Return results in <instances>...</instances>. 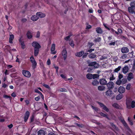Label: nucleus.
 Returning a JSON list of instances; mask_svg holds the SVG:
<instances>
[{
	"label": "nucleus",
	"mask_w": 135,
	"mask_h": 135,
	"mask_svg": "<svg viewBox=\"0 0 135 135\" xmlns=\"http://www.w3.org/2000/svg\"><path fill=\"white\" fill-rule=\"evenodd\" d=\"M131 103V107L132 108H134L135 106V102L133 100L132 101L131 103V101L130 100H127L126 102V104L127 106V107L128 109L130 108L131 106H130Z\"/></svg>",
	"instance_id": "f257e3e1"
},
{
	"label": "nucleus",
	"mask_w": 135,
	"mask_h": 135,
	"mask_svg": "<svg viewBox=\"0 0 135 135\" xmlns=\"http://www.w3.org/2000/svg\"><path fill=\"white\" fill-rule=\"evenodd\" d=\"M30 61L32 64V67L33 69H34L36 68L37 65V63L36 61L33 57L31 56L30 58Z\"/></svg>",
	"instance_id": "f03ea898"
},
{
	"label": "nucleus",
	"mask_w": 135,
	"mask_h": 135,
	"mask_svg": "<svg viewBox=\"0 0 135 135\" xmlns=\"http://www.w3.org/2000/svg\"><path fill=\"white\" fill-rule=\"evenodd\" d=\"M100 106L103 109L107 112H108L109 110L108 108L103 103L99 102H97Z\"/></svg>",
	"instance_id": "7ed1b4c3"
},
{
	"label": "nucleus",
	"mask_w": 135,
	"mask_h": 135,
	"mask_svg": "<svg viewBox=\"0 0 135 135\" xmlns=\"http://www.w3.org/2000/svg\"><path fill=\"white\" fill-rule=\"evenodd\" d=\"M67 52L65 48H64L62 52V55L63 56L64 60L66 59L67 57Z\"/></svg>",
	"instance_id": "20e7f679"
},
{
	"label": "nucleus",
	"mask_w": 135,
	"mask_h": 135,
	"mask_svg": "<svg viewBox=\"0 0 135 135\" xmlns=\"http://www.w3.org/2000/svg\"><path fill=\"white\" fill-rule=\"evenodd\" d=\"M107 86L109 89H112L114 87V84L112 81H110L107 84Z\"/></svg>",
	"instance_id": "39448f33"
},
{
	"label": "nucleus",
	"mask_w": 135,
	"mask_h": 135,
	"mask_svg": "<svg viewBox=\"0 0 135 135\" xmlns=\"http://www.w3.org/2000/svg\"><path fill=\"white\" fill-rule=\"evenodd\" d=\"M22 74L25 76L27 77H30L31 76L30 73L27 71L23 70Z\"/></svg>",
	"instance_id": "423d86ee"
},
{
	"label": "nucleus",
	"mask_w": 135,
	"mask_h": 135,
	"mask_svg": "<svg viewBox=\"0 0 135 135\" xmlns=\"http://www.w3.org/2000/svg\"><path fill=\"white\" fill-rule=\"evenodd\" d=\"M105 94L107 96L111 97L114 94L112 90L109 89L105 92Z\"/></svg>",
	"instance_id": "0eeeda50"
},
{
	"label": "nucleus",
	"mask_w": 135,
	"mask_h": 135,
	"mask_svg": "<svg viewBox=\"0 0 135 135\" xmlns=\"http://www.w3.org/2000/svg\"><path fill=\"white\" fill-rule=\"evenodd\" d=\"M32 46L35 48L39 49L41 46L39 44L36 42H34L32 44Z\"/></svg>",
	"instance_id": "6e6552de"
},
{
	"label": "nucleus",
	"mask_w": 135,
	"mask_h": 135,
	"mask_svg": "<svg viewBox=\"0 0 135 135\" xmlns=\"http://www.w3.org/2000/svg\"><path fill=\"white\" fill-rule=\"evenodd\" d=\"M55 44H52L51 47V52L53 54H55L56 53V52L55 51Z\"/></svg>",
	"instance_id": "1a4fd4ad"
},
{
	"label": "nucleus",
	"mask_w": 135,
	"mask_h": 135,
	"mask_svg": "<svg viewBox=\"0 0 135 135\" xmlns=\"http://www.w3.org/2000/svg\"><path fill=\"white\" fill-rule=\"evenodd\" d=\"M129 51V49L126 47H123L121 49V52L123 53H127Z\"/></svg>",
	"instance_id": "9d476101"
},
{
	"label": "nucleus",
	"mask_w": 135,
	"mask_h": 135,
	"mask_svg": "<svg viewBox=\"0 0 135 135\" xmlns=\"http://www.w3.org/2000/svg\"><path fill=\"white\" fill-rule=\"evenodd\" d=\"M125 91V88L123 86H120L118 88V91L120 93H123Z\"/></svg>",
	"instance_id": "9b49d317"
},
{
	"label": "nucleus",
	"mask_w": 135,
	"mask_h": 135,
	"mask_svg": "<svg viewBox=\"0 0 135 135\" xmlns=\"http://www.w3.org/2000/svg\"><path fill=\"white\" fill-rule=\"evenodd\" d=\"M99 82L100 84L102 85H105L107 84V82L104 79H100L99 80Z\"/></svg>",
	"instance_id": "f8f14e48"
},
{
	"label": "nucleus",
	"mask_w": 135,
	"mask_h": 135,
	"mask_svg": "<svg viewBox=\"0 0 135 135\" xmlns=\"http://www.w3.org/2000/svg\"><path fill=\"white\" fill-rule=\"evenodd\" d=\"M36 15L40 18H43L45 16V15L44 13L41 12H37Z\"/></svg>",
	"instance_id": "ddd939ff"
},
{
	"label": "nucleus",
	"mask_w": 135,
	"mask_h": 135,
	"mask_svg": "<svg viewBox=\"0 0 135 135\" xmlns=\"http://www.w3.org/2000/svg\"><path fill=\"white\" fill-rule=\"evenodd\" d=\"M84 52L82 51L80 52H78L75 53V55L77 57H81L84 54Z\"/></svg>",
	"instance_id": "4468645a"
},
{
	"label": "nucleus",
	"mask_w": 135,
	"mask_h": 135,
	"mask_svg": "<svg viewBox=\"0 0 135 135\" xmlns=\"http://www.w3.org/2000/svg\"><path fill=\"white\" fill-rule=\"evenodd\" d=\"M30 115V113L28 111H27L24 117V121L25 122H26L27 120Z\"/></svg>",
	"instance_id": "2eb2a0df"
},
{
	"label": "nucleus",
	"mask_w": 135,
	"mask_h": 135,
	"mask_svg": "<svg viewBox=\"0 0 135 135\" xmlns=\"http://www.w3.org/2000/svg\"><path fill=\"white\" fill-rule=\"evenodd\" d=\"M133 78V74L131 73H129L127 77V79L128 81L130 80Z\"/></svg>",
	"instance_id": "dca6fc26"
},
{
	"label": "nucleus",
	"mask_w": 135,
	"mask_h": 135,
	"mask_svg": "<svg viewBox=\"0 0 135 135\" xmlns=\"http://www.w3.org/2000/svg\"><path fill=\"white\" fill-rule=\"evenodd\" d=\"M128 68L127 66H124L123 69L122 71L124 74L126 73L128 71Z\"/></svg>",
	"instance_id": "f3484780"
},
{
	"label": "nucleus",
	"mask_w": 135,
	"mask_h": 135,
	"mask_svg": "<svg viewBox=\"0 0 135 135\" xmlns=\"http://www.w3.org/2000/svg\"><path fill=\"white\" fill-rule=\"evenodd\" d=\"M38 18V17L37 15H33L31 17V20L33 21H36Z\"/></svg>",
	"instance_id": "a211bd4d"
},
{
	"label": "nucleus",
	"mask_w": 135,
	"mask_h": 135,
	"mask_svg": "<svg viewBox=\"0 0 135 135\" xmlns=\"http://www.w3.org/2000/svg\"><path fill=\"white\" fill-rule=\"evenodd\" d=\"M45 132L43 130H40L38 132V135H45Z\"/></svg>",
	"instance_id": "6ab92c4d"
},
{
	"label": "nucleus",
	"mask_w": 135,
	"mask_h": 135,
	"mask_svg": "<svg viewBox=\"0 0 135 135\" xmlns=\"http://www.w3.org/2000/svg\"><path fill=\"white\" fill-rule=\"evenodd\" d=\"M133 7H129L128 8V10L129 12L132 14H133L134 12V10Z\"/></svg>",
	"instance_id": "aec40b11"
},
{
	"label": "nucleus",
	"mask_w": 135,
	"mask_h": 135,
	"mask_svg": "<svg viewBox=\"0 0 135 135\" xmlns=\"http://www.w3.org/2000/svg\"><path fill=\"white\" fill-rule=\"evenodd\" d=\"M35 92L38 93L41 96V97L42 99L44 100V97L43 95H42V94L38 90V89H35Z\"/></svg>",
	"instance_id": "412c9836"
},
{
	"label": "nucleus",
	"mask_w": 135,
	"mask_h": 135,
	"mask_svg": "<svg viewBox=\"0 0 135 135\" xmlns=\"http://www.w3.org/2000/svg\"><path fill=\"white\" fill-rule=\"evenodd\" d=\"M22 37H21L19 40V41L21 43V46L22 48L24 49L25 47V45L23 42L22 41Z\"/></svg>",
	"instance_id": "4be33fe9"
},
{
	"label": "nucleus",
	"mask_w": 135,
	"mask_h": 135,
	"mask_svg": "<svg viewBox=\"0 0 135 135\" xmlns=\"http://www.w3.org/2000/svg\"><path fill=\"white\" fill-rule=\"evenodd\" d=\"M26 35L28 38L30 39L32 37V33L30 31L27 32Z\"/></svg>",
	"instance_id": "5701e85b"
},
{
	"label": "nucleus",
	"mask_w": 135,
	"mask_h": 135,
	"mask_svg": "<svg viewBox=\"0 0 135 135\" xmlns=\"http://www.w3.org/2000/svg\"><path fill=\"white\" fill-rule=\"evenodd\" d=\"M123 97V95L122 94H119L116 97V99L117 100H119L121 99Z\"/></svg>",
	"instance_id": "b1692460"
},
{
	"label": "nucleus",
	"mask_w": 135,
	"mask_h": 135,
	"mask_svg": "<svg viewBox=\"0 0 135 135\" xmlns=\"http://www.w3.org/2000/svg\"><path fill=\"white\" fill-rule=\"evenodd\" d=\"M14 36L13 35H10L9 42L10 43H12V41L14 38Z\"/></svg>",
	"instance_id": "393cba45"
},
{
	"label": "nucleus",
	"mask_w": 135,
	"mask_h": 135,
	"mask_svg": "<svg viewBox=\"0 0 135 135\" xmlns=\"http://www.w3.org/2000/svg\"><path fill=\"white\" fill-rule=\"evenodd\" d=\"M105 89V87L103 86H99L98 87V89L100 91H103Z\"/></svg>",
	"instance_id": "a878e982"
},
{
	"label": "nucleus",
	"mask_w": 135,
	"mask_h": 135,
	"mask_svg": "<svg viewBox=\"0 0 135 135\" xmlns=\"http://www.w3.org/2000/svg\"><path fill=\"white\" fill-rule=\"evenodd\" d=\"M97 32L98 33H101L102 32V31L101 29L99 27H98L96 29Z\"/></svg>",
	"instance_id": "bb28decb"
},
{
	"label": "nucleus",
	"mask_w": 135,
	"mask_h": 135,
	"mask_svg": "<svg viewBox=\"0 0 135 135\" xmlns=\"http://www.w3.org/2000/svg\"><path fill=\"white\" fill-rule=\"evenodd\" d=\"M39 49L35 48L34 49V55L35 56H37L39 52Z\"/></svg>",
	"instance_id": "cd10ccee"
},
{
	"label": "nucleus",
	"mask_w": 135,
	"mask_h": 135,
	"mask_svg": "<svg viewBox=\"0 0 135 135\" xmlns=\"http://www.w3.org/2000/svg\"><path fill=\"white\" fill-rule=\"evenodd\" d=\"M96 55L94 53H91L88 56L89 58L91 59H94L96 57Z\"/></svg>",
	"instance_id": "c85d7f7f"
},
{
	"label": "nucleus",
	"mask_w": 135,
	"mask_h": 135,
	"mask_svg": "<svg viewBox=\"0 0 135 135\" xmlns=\"http://www.w3.org/2000/svg\"><path fill=\"white\" fill-rule=\"evenodd\" d=\"M87 78L89 79H92L93 76L90 73L87 74L86 75Z\"/></svg>",
	"instance_id": "c756f323"
},
{
	"label": "nucleus",
	"mask_w": 135,
	"mask_h": 135,
	"mask_svg": "<svg viewBox=\"0 0 135 135\" xmlns=\"http://www.w3.org/2000/svg\"><path fill=\"white\" fill-rule=\"evenodd\" d=\"M112 106L117 109H119L120 108L119 106L117 103H114L112 104Z\"/></svg>",
	"instance_id": "7c9ffc66"
},
{
	"label": "nucleus",
	"mask_w": 135,
	"mask_h": 135,
	"mask_svg": "<svg viewBox=\"0 0 135 135\" xmlns=\"http://www.w3.org/2000/svg\"><path fill=\"white\" fill-rule=\"evenodd\" d=\"M92 84L93 85L96 86L98 84L99 82L97 80H95L92 82Z\"/></svg>",
	"instance_id": "2f4dec72"
},
{
	"label": "nucleus",
	"mask_w": 135,
	"mask_h": 135,
	"mask_svg": "<svg viewBox=\"0 0 135 135\" xmlns=\"http://www.w3.org/2000/svg\"><path fill=\"white\" fill-rule=\"evenodd\" d=\"M88 65L89 66H94V64L95 63V62H88Z\"/></svg>",
	"instance_id": "473e14b6"
},
{
	"label": "nucleus",
	"mask_w": 135,
	"mask_h": 135,
	"mask_svg": "<svg viewBox=\"0 0 135 135\" xmlns=\"http://www.w3.org/2000/svg\"><path fill=\"white\" fill-rule=\"evenodd\" d=\"M75 124L80 128H83L84 127V125L83 124H79L77 123H76Z\"/></svg>",
	"instance_id": "72a5a7b5"
},
{
	"label": "nucleus",
	"mask_w": 135,
	"mask_h": 135,
	"mask_svg": "<svg viewBox=\"0 0 135 135\" xmlns=\"http://www.w3.org/2000/svg\"><path fill=\"white\" fill-rule=\"evenodd\" d=\"M130 5L131 7H133L135 9V2H131L130 4Z\"/></svg>",
	"instance_id": "f704fd0d"
},
{
	"label": "nucleus",
	"mask_w": 135,
	"mask_h": 135,
	"mask_svg": "<svg viewBox=\"0 0 135 135\" xmlns=\"http://www.w3.org/2000/svg\"><path fill=\"white\" fill-rule=\"evenodd\" d=\"M100 114L102 116L104 117H105L109 119L108 117L107 116V115L106 114H105L102 112L100 113Z\"/></svg>",
	"instance_id": "c9c22d12"
},
{
	"label": "nucleus",
	"mask_w": 135,
	"mask_h": 135,
	"mask_svg": "<svg viewBox=\"0 0 135 135\" xmlns=\"http://www.w3.org/2000/svg\"><path fill=\"white\" fill-rule=\"evenodd\" d=\"M121 68V66H119L117 68H116L115 69L114 72H117L120 70Z\"/></svg>",
	"instance_id": "e433bc0d"
},
{
	"label": "nucleus",
	"mask_w": 135,
	"mask_h": 135,
	"mask_svg": "<svg viewBox=\"0 0 135 135\" xmlns=\"http://www.w3.org/2000/svg\"><path fill=\"white\" fill-rule=\"evenodd\" d=\"M69 44L72 47H74V42L72 40H71L69 42Z\"/></svg>",
	"instance_id": "4c0bfd02"
},
{
	"label": "nucleus",
	"mask_w": 135,
	"mask_h": 135,
	"mask_svg": "<svg viewBox=\"0 0 135 135\" xmlns=\"http://www.w3.org/2000/svg\"><path fill=\"white\" fill-rule=\"evenodd\" d=\"M122 81L120 79L118 80L116 82V84L118 85H120Z\"/></svg>",
	"instance_id": "58836bf2"
},
{
	"label": "nucleus",
	"mask_w": 135,
	"mask_h": 135,
	"mask_svg": "<svg viewBox=\"0 0 135 135\" xmlns=\"http://www.w3.org/2000/svg\"><path fill=\"white\" fill-rule=\"evenodd\" d=\"M93 76V78H92L93 79H95V78H98L99 76V75H98L97 74H94L92 75Z\"/></svg>",
	"instance_id": "ea45409f"
},
{
	"label": "nucleus",
	"mask_w": 135,
	"mask_h": 135,
	"mask_svg": "<svg viewBox=\"0 0 135 135\" xmlns=\"http://www.w3.org/2000/svg\"><path fill=\"white\" fill-rule=\"evenodd\" d=\"M101 39L100 38L98 37L96 39L94 40V41L95 42H99L100 41Z\"/></svg>",
	"instance_id": "a19ab883"
},
{
	"label": "nucleus",
	"mask_w": 135,
	"mask_h": 135,
	"mask_svg": "<svg viewBox=\"0 0 135 135\" xmlns=\"http://www.w3.org/2000/svg\"><path fill=\"white\" fill-rule=\"evenodd\" d=\"M115 79V77H114V75L113 74H112L111 75V76L109 78L110 80V81L113 80Z\"/></svg>",
	"instance_id": "79ce46f5"
},
{
	"label": "nucleus",
	"mask_w": 135,
	"mask_h": 135,
	"mask_svg": "<svg viewBox=\"0 0 135 135\" xmlns=\"http://www.w3.org/2000/svg\"><path fill=\"white\" fill-rule=\"evenodd\" d=\"M99 66V65L97 63V62H95V63L94 64V65L93 66L94 67V68H98Z\"/></svg>",
	"instance_id": "37998d69"
},
{
	"label": "nucleus",
	"mask_w": 135,
	"mask_h": 135,
	"mask_svg": "<svg viewBox=\"0 0 135 135\" xmlns=\"http://www.w3.org/2000/svg\"><path fill=\"white\" fill-rule=\"evenodd\" d=\"M131 85L130 84H128L127 85L126 89L128 90H130L131 88Z\"/></svg>",
	"instance_id": "c03bdc74"
},
{
	"label": "nucleus",
	"mask_w": 135,
	"mask_h": 135,
	"mask_svg": "<svg viewBox=\"0 0 135 135\" xmlns=\"http://www.w3.org/2000/svg\"><path fill=\"white\" fill-rule=\"evenodd\" d=\"M127 57V55L126 54H123L121 56L120 58L122 59H124L126 58Z\"/></svg>",
	"instance_id": "a18cd8bd"
},
{
	"label": "nucleus",
	"mask_w": 135,
	"mask_h": 135,
	"mask_svg": "<svg viewBox=\"0 0 135 135\" xmlns=\"http://www.w3.org/2000/svg\"><path fill=\"white\" fill-rule=\"evenodd\" d=\"M91 107L94 110L96 111H97L98 110V108L97 107H95L92 105L91 106Z\"/></svg>",
	"instance_id": "49530a36"
},
{
	"label": "nucleus",
	"mask_w": 135,
	"mask_h": 135,
	"mask_svg": "<svg viewBox=\"0 0 135 135\" xmlns=\"http://www.w3.org/2000/svg\"><path fill=\"white\" fill-rule=\"evenodd\" d=\"M59 91L61 92H65L66 91V90L65 89L61 88L59 89Z\"/></svg>",
	"instance_id": "de8ad7c7"
},
{
	"label": "nucleus",
	"mask_w": 135,
	"mask_h": 135,
	"mask_svg": "<svg viewBox=\"0 0 135 135\" xmlns=\"http://www.w3.org/2000/svg\"><path fill=\"white\" fill-rule=\"evenodd\" d=\"M122 122L124 126L125 127L127 126V124L124 120H122Z\"/></svg>",
	"instance_id": "09e8293b"
},
{
	"label": "nucleus",
	"mask_w": 135,
	"mask_h": 135,
	"mask_svg": "<svg viewBox=\"0 0 135 135\" xmlns=\"http://www.w3.org/2000/svg\"><path fill=\"white\" fill-rule=\"evenodd\" d=\"M88 53H84V54L82 55V57L83 58L87 56L88 55Z\"/></svg>",
	"instance_id": "8fccbe9b"
},
{
	"label": "nucleus",
	"mask_w": 135,
	"mask_h": 135,
	"mask_svg": "<svg viewBox=\"0 0 135 135\" xmlns=\"http://www.w3.org/2000/svg\"><path fill=\"white\" fill-rule=\"evenodd\" d=\"M47 64L48 65H49L51 64V61L49 59H48L47 62Z\"/></svg>",
	"instance_id": "3c124183"
},
{
	"label": "nucleus",
	"mask_w": 135,
	"mask_h": 135,
	"mask_svg": "<svg viewBox=\"0 0 135 135\" xmlns=\"http://www.w3.org/2000/svg\"><path fill=\"white\" fill-rule=\"evenodd\" d=\"M128 120L129 122V124L131 125H133V122L131 120H130L129 117H128Z\"/></svg>",
	"instance_id": "603ef678"
},
{
	"label": "nucleus",
	"mask_w": 135,
	"mask_h": 135,
	"mask_svg": "<svg viewBox=\"0 0 135 135\" xmlns=\"http://www.w3.org/2000/svg\"><path fill=\"white\" fill-rule=\"evenodd\" d=\"M127 82V80L126 79H124L122 80V83L123 84H125Z\"/></svg>",
	"instance_id": "864d4df0"
},
{
	"label": "nucleus",
	"mask_w": 135,
	"mask_h": 135,
	"mask_svg": "<svg viewBox=\"0 0 135 135\" xmlns=\"http://www.w3.org/2000/svg\"><path fill=\"white\" fill-rule=\"evenodd\" d=\"M40 99V97L39 96H38L36 97L35 98V100L36 101H38Z\"/></svg>",
	"instance_id": "5fc2aeb1"
},
{
	"label": "nucleus",
	"mask_w": 135,
	"mask_h": 135,
	"mask_svg": "<svg viewBox=\"0 0 135 135\" xmlns=\"http://www.w3.org/2000/svg\"><path fill=\"white\" fill-rule=\"evenodd\" d=\"M119 79L120 80L123 77V76L122 75L120 74H119V76H118Z\"/></svg>",
	"instance_id": "6e6d98bb"
},
{
	"label": "nucleus",
	"mask_w": 135,
	"mask_h": 135,
	"mask_svg": "<svg viewBox=\"0 0 135 135\" xmlns=\"http://www.w3.org/2000/svg\"><path fill=\"white\" fill-rule=\"evenodd\" d=\"M40 33L39 32H38L36 35V36L37 38H38L40 37Z\"/></svg>",
	"instance_id": "4d7b16f0"
},
{
	"label": "nucleus",
	"mask_w": 135,
	"mask_h": 135,
	"mask_svg": "<svg viewBox=\"0 0 135 135\" xmlns=\"http://www.w3.org/2000/svg\"><path fill=\"white\" fill-rule=\"evenodd\" d=\"M135 70V66L134 65H133L132 68L131 69V71L133 72H134Z\"/></svg>",
	"instance_id": "13d9d810"
},
{
	"label": "nucleus",
	"mask_w": 135,
	"mask_h": 135,
	"mask_svg": "<svg viewBox=\"0 0 135 135\" xmlns=\"http://www.w3.org/2000/svg\"><path fill=\"white\" fill-rule=\"evenodd\" d=\"M94 45V44L92 43H89L88 44L89 47H91L92 46Z\"/></svg>",
	"instance_id": "bf43d9fd"
},
{
	"label": "nucleus",
	"mask_w": 135,
	"mask_h": 135,
	"mask_svg": "<svg viewBox=\"0 0 135 135\" xmlns=\"http://www.w3.org/2000/svg\"><path fill=\"white\" fill-rule=\"evenodd\" d=\"M103 25L105 27V28H106L107 29H108V30H110V28H108L107 26L104 23H103Z\"/></svg>",
	"instance_id": "052dcab7"
},
{
	"label": "nucleus",
	"mask_w": 135,
	"mask_h": 135,
	"mask_svg": "<svg viewBox=\"0 0 135 135\" xmlns=\"http://www.w3.org/2000/svg\"><path fill=\"white\" fill-rule=\"evenodd\" d=\"M60 76L62 78H63L64 79H65L66 78V76L64 75L61 74L60 75Z\"/></svg>",
	"instance_id": "680f3d73"
},
{
	"label": "nucleus",
	"mask_w": 135,
	"mask_h": 135,
	"mask_svg": "<svg viewBox=\"0 0 135 135\" xmlns=\"http://www.w3.org/2000/svg\"><path fill=\"white\" fill-rule=\"evenodd\" d=\"M70 37V36H67L65 38V39L66 40H68L69 39Z\"/></svg>",
	"instance_id": "e2e57ef3"
},
{
	"label": "nucleus",
	"mask_w": 135,
	"mask_h": 135,
	"mask_svg": "<svg viewBox=\"0 0 135 135\" xmlns=\"http://www.w3.org/2000/svg\"><path fill=\"white\" fill-rule=\"evenodd\" d=\"M91 27V26L90 25H88L86 27V29H88L90 28Z\"/></svg>",
	"instance_id": "0e129e2a"
},
{
	"label": "nucleus",
	"mask_w": 135,
	"mask_h": 135,
	"mask_svg": "<svg viewBox=\"0 0 135 135\" xmlns=\"http://www.w3.org/2000/svg\"><path fill=\"white\" fill-rule=\"evenodd\" d=\"M43 86H44L45 87V88H47L49 89V88H50L49 86L47 85V84H44L43 85Z\"/></svg>",
	"instance_id": "69168bd1"
},
{
	"label": "nucleus",
	"mask_w": 135,
	"mask_h": 135,
	"mask_svg": "<svg viewBox=\"0 0 135 135\" xmlns=\"http://www.w3.org/2000/svg\"><path fill=\"white\" fill-rule=\"evenodd\" d=\"M7 86V85L5 83H3L2 84V87L4 88H6Z\"/></svg>",
	"instance_id": "338daca9"
},
{
	"label": "nucleus",
	"mask_w": 135,
	"mask_h": 135,
	"mask_svg": "<svg viewBox=\"0 0 135 135\" xmlns=\"http://www.w3.org/2000/svg\"><path fill=\"white\" fill-rule=\"evenodd\" d=\"M115 42H111L109 44L110 45H115Z\"/></svg>",
	"instance_id": "774afa93"
}]
</instances>
